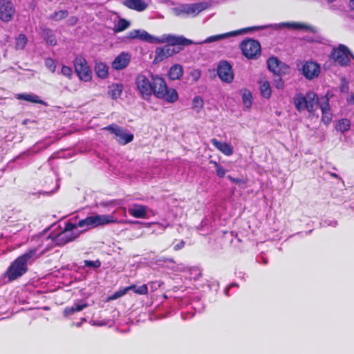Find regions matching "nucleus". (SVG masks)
I'll return each instance as SVG.
<instances>
[{
	"label": "nucleus",
	"instance_id": "obj_1",
	"mask_svg": "<svg viewBox=\"0 0 354 354\" xmlns=\"http://www.w3.org/2000/svg\"><path fill=\"white\" fill-rule=\"evenodd\" d=\"M136 87L143 99L149 98L153 94L157 98L168 103H174L178 99V94L174 88H168L165 80L159 76H152L151 81L142 74L136 78Z\"/></svg>",
	"mask_w": 354,
	"mask_h": 354
},
{
	"label": "nucleus",
	"instance_id": "obj_2",
	"mask_svg": "<svg viewBox=\"0 0 354 354\" xmlns=\"http://www.w3.org/2000/svg\"><path fill=\"white\" fill-rule=\"evenodd\" d=\"M126 37L130 39H138L141 41H146L149 42H153L154 40L153 37L149 34L147 31L137 29L129 32ZM155 40L156 42L159 44L167 43V46H171L172 47H175L176 46H187L192 44V41L188 39L170 35L167 36L164 35L161 38L155 39Z\"/></svg>",
	"mask_w": 354,
	"mask_h": 354
},
{
	"label": "nucleus",
	"instance_id": "obj_3",
	"mask_svg": "<svg viewBox=\"0 0 354 354\" xmlns=\"http://www.w3.org/2000/svg\"><path fill=\"white\" fill-rule=\"evenodd\" d=\"M37 253L36 248H30L15 259L8 266L3 277L12 282L21 277L28 271V261Z\"/></svg>",
	"mask_w": 354,
	"mask_h": 354
},
{
	"label": "nucleus",
	"instance_id": "obj_4",
	"mask_svg": "<svg viewBox=\"0 0 354 354\" xmlns=\"http://www.w3.org/2000/svg\"><path fill=\"white\" fill-rule=\"evenodd\" d=\"M293 102L298 111L307 110L310 113H313L318 104V96L313 91L307 92L305 95L299 93L295 95Z\"/></svg>",
	"mask_w": 354,
	"mask_h": 354
},
{
	"label": "nucleus",
	"instance_id": "obj_5",
	"mask_svg": "<svg viewBox=\"0 0 354 354\" xmlns=\"http://www.w3.org/2000/svg\"><path fill=\"white\" fill-rule=\"evenodd\" d=\"M351 57H353V55L348 48L344 44H339L337 47L333 48L330 55V59L342 67L350 65Z\"/></svg>",
	"mask_w": 354,
	"mask_h": 354
},
{
	"label": "nucleus",
	"instance_id": "obj_6",
	"mask_svg": "<svg viewBox=\"0 0 354 354\" xmlns=\"http://www.w3.org/2000/svg\"><path fill=\"white\" fill-rule=\"evenodd\" d=\"M111 216L109 215H93L87 216L77 222L79 227L84 228V231L92 229L100 225H104L111 223Z\"/></svg>",
	"mask_w": 354,
	"mask_h": 354
},
{
	"label": "nucleus",
	"instance_id": "obj_7",
	"mask_svg": "<svg viewBox=\"0 0 354 354\" xmlns=\"http://www.w3.org/2000/svg\"><path fill=\"white\" fill-rule=\"evenodd\" d=\"M75 71L78 77L84 82H89L92 79V72L87 61L82 55L75 57L73 61Z\"/></svg>",
	"mask_w": 354,
	"mask_h": 354
},
{
	"label": "nucleus",
	"instance_id": "obj_8",
	"mask_svg": "<svg viewBox=\"0 0 354 354\" xmlns=\"http://www.w3.org/2000/svg\"><path fill=\"white\" fill-rule=\"evenodd\" d=\"M240 48L243 55L248 59H254L261 55V45L257 40L245 39L241 43Z\"/></svg>",
	"mask_w": 354,
	"mask_h": 354
},
{
	"label": "nucleus",
	"instance_id": "obj_9",
	"mask_svg": "<svg viewBox=\"0 0 354 354\" xmlns=\"http://www.w3.org/2000/svg\"><path fill=\"white\" fill-rule=\"evenodd\" d=\"M102 129L107 130L110 133L114 134L115 139L122 145H125L131 142L134 138L133 133L128 132L127 130H124L115 124H109L104 127Z\"/></svg>",
	"mask_w": 354,
	"mask_h": 354
},
{
	"label": "nucleus",
	"instance_id": "obj_10",
	"mask_svg": "<svg viewBox=\"0 0 354 354\" xmlns=\"http://www.w3.org/2000/svg\"><path fill=\"white\" fill-rule=\"evenodd\" d=\"M180 50V48L179 47H172L167 45L157 47L154 52L153 62L155 64L160 63L164 59L177 54Z\"/></svg>",
	"mask_w": 354,
	"mask_h": 354
},
{
	"label": "nucleus",
	"instance_id": "obj_11",
	"mask_svg": "<svg viewBox=\"0 0 354 354\" xmlns=\"http://www.w3.org/2000/svg\"><path fill=\"white\" fill-rule=\"evenodd\" d=\"M217 75L222 82L227 84L233 81L234 76L232 66L225 60L221 61L218 64Z\"/></svg>",
	"mask_w": 354,
	"mask_h": 354
},
{
	"label": "nucleus",
	"instance_id": "obj_12",
	"mask_svg": "<svg viewBox=\"0 0 354 354\" xmlns=\"http://www.w3.org/2000/svg\"><path fill=\"white\" fill-rule=\"evenodd\" d=\"M268 69L277 76L288 74L290 68L283 62L279 61L276 57H271L267 60Z\"/></svg>",
	"mask_w": 354,
	"mask_h": 354
},
{
	"label": "nucleus",
	"instance_id": "obj_13",
	"mask_svg": "<svg viewBox=\"0 0 354 354\" xmlns=\"http://www.w3.org/2000/svg\"><path fill=\"white\" fill-rule=\"evenodd\" d=\"M15 14V8L9 0H0V19L4 22L10 21Z\"/></svg>",
	"mask_w": 354,
	"mask_h": 354
},
{
	"label": "nucleus",
	"instance_id": "obj_14",
	"mask_svg": "<svg viewBox=\"0 0 354 354\" xmlns=\"http://www.w3.org/2000/svg\"><path fill=\"white\" fill-rule=\"evenodd\" d=\"M80 235V233H75L74 232H65L62 231L55 235H50L53 241L57 246H63L70 242L75 241Z\"/></svg>",
	"mask_w": 354,
	"mask_h": 354
},
{
	"label": "nucleus",
	"instance_id": "obj_15",
	"mask_svg": "<svg viewBox=\"0 0 354 354\" xmlns=\"http://www.w3.org/2000/svg\"><path fill=\"white\" fill-rule=\"evenodd\" d=\"M207 8V3L204 2L185 4L182 6L179 12L196 17Z\"/></svg>",
	"mask_w": 354,
	"mask_h": 354
},
{
	"label": "nucleus",
	"instance_id": "obj_16",
	"mask_svg": "<svg viewBox=\"0 0 354 354\" xmlns=\"http://www.w3.org/2000/svg\"><path fill=\"white\" fill-rule=\"evenodd\" d=\"M303 75L308 80H313L319 76L320 66L315 62H306L302 67Z\"/></svg>",
	"mask_w": 354,
	"mask_h": 354
},
{
	"label": "nucleus",
	"instance_id": "obj_17",
	"mask_svg": "<svg viewBox=\"0 0 354 354\" xmlns=\"http://www.w3.org/2000/svg\"><path fill=\"white\" fill-rule=\"evenodd\" d=\"M131 56L129 53L122 52L118 55L112 62L111 66L113 69L120 71L125 68L129 64Z\"/></svg>",
	"mask_w": 354,
	"mask_h": 354
},
{
	"label": "nucleus",
	"instance_id": "obj_18",
	"mask_svg": "<svg viewBox=\"0 0 354 354\" xmlns=\"http://www.w3.org/2000/svg\"><path fill=\"white\" fill-rule=\"evenodd\" d=\"M148 207L144 205L135 203L128 209L129 214L136 218H146Z\"/></svg>",
	"mask_w": 354,
	"mask_h": 354
},
{
	"label": "nucleus",
	"instance_id": "obj_19",
	"mask_svg": "<svg viewBox=\"0 0 354 354\" xmlns=\"http://www.w3.org/2000/svg\"><path fill=\"white\" fill-rule=\"evenodd\" d=\"M211 143L213 146H214L218 150L222 152L224 155L230 156L233 154V148L232 147L227 143L218 141L216 138H212L210 140Z\"/></svg>",
	"mask_w": 354,
	"mask_h": 354
},
{
	"label": "nucleus",
	"instance_id": "obj_20",
	"mask_svg": "<svg viewBox=\"0 0 354 354\" xmlns=\"http://www.w3.org/2000/svg\"><path fill=\"white\" fill-rule=\"evenodd\" d=\"M123 4L129 9L138 12L145 10L148 6L143 0H124Z\"/></svg>",
	"mask_w": 354,
	"mask_h": 354
},
{
	"label": "nucleus",
	"instance_id": "obj_21",
	"mask_svg": "<svg viewBox=\"0 0 354 354\" xmlns=\"http://www.w3.org/2000/svg\"><path fill=\"white\" fill-rule=\"evenodd\" d=\"M259 85L261 96L270 99L272 95V89L269 82L266 79L260 80Z\"/></svg>",
	"mask_w": 354,
	"mask_h": 354
},
{
	"label": "nucleus",
	"instance_id": "obj_22",
	"mask_svg": "<svg viewBox=\"0 0 354 354\" xmlns=\"http://www.w3.org/2000/svg\"><path fill=\"white\" fill-rule=\"evenodd\" d=\"M183 75V68L180 64H176L171 66L168 75L171 80H179Z\"/></svg>",
	"mask_w": 354,
	"mask_h": 354
},
{
	"label": "nucleus",
	"instance_id": "obj_23",
	"mask_svg": "<svg viewBox=\"0 0 354 354\" xmlns=\"http://www.w3.org/2000/svg\"><path fill=\"white\" fill-rule=\"evenodd\" d=\"M42 37L48 44L53 46L57 44V39L51 29L48 28L42 29Z\"/></svg>",
	"mask_w": 354,
	"mask_h": 354
},
{
	"label": "nucleus",
	"instance_id": "obj_24",
	"mask_svg": "<svg viewBox=\"0 0 354 354\" xmlns=\"http://www.w3.org/2000/svg\"><path fill=\"white\" fill-rule=\"evenodd\" d=\"M94 70L97 77L102 79H104L108 77L109 68L106 64L103 62L96 63L95 65Z\"/></svg>",
	"mask_w": 354,
	"mask_h": 354
},
{
	"label": "nucleus",
	"instance_id": "obj_25",
	"mask_svg": "<svg viewBox=\"0 0 354 354\" xmlns=\"http://www.w3.org/2000/svg\"><path fill=\"white\" fill-rule=\"evenodd\" d=\"M285 26L288 28H292L294 29H304L308 31H310V32L315 33L317 31V28L315 26H312L310 25H307L305 24H301V23H286Z\"/></svg>",
	"mask_w": 354,
	"mask_h": 354
},
{
	"label": "nucleus",
	"instance_id": "obj_26",
	"mask_svg": "<svg viewBox=\"0 0 354 354\" xmlns=\"http://www.w3.org/2000/svg\"><path fill=\"white\" fill-rule=\"evenodd\" d=\"M238 33H239L238 31H232V32H227V33H223V34H220V35H216L210 36V37H207L205 40V43L214 42V41H218V40H221V39H225V38H227V37H231V36L237 35Z\"/></svg>",
	"mask_w": 354,
	"mask_h": 354
},
{
	"label": "nucleus",
	"instance_id": "obj_27",
	"mask_svg": "<svg viewBox=\"0 0 354 354\" xmlns=\"http://www.w3.org/2000/svg\"><path fill=\"white\" fill-rule=\"evenodd\" d=\"M123 86L121 84H113L109 91V95L113 100L118 99L122 94Z\"/></svg>",
	"mask_w": 354,
	"mask_h": 354
},
{
	"label": "nucleus",
	"instance_id": "obj_28",
	"mask_svg": "<svg viewBox=\"0 0 354 354\" xmlns=\"http://www.w3.org/2000/svg\"><path fill=\"white\" fill-rule=\"evenodd\" d=\"M17 99L38 104L43 103V101L39 100V97L34 94H19Z\"/></svg>",
	"mask_w": 354,
	"mask_h": 354
},
{
	"label": "nucleus",
	"instance_id": "obj_29",
	"mask_svg": "<svg viewBox=\"0 0 354 354\" xmlns=\"http://www.w3.org/2000/svg\"><path fill=\"white\" fill-rule=\"evenodd\" d=\"M351 127V122L348 119L344 118L341 119L338 121L337 125H336V129L338 131H340L342 133H344L345 131H347Z\"/></svg>",
	"mask_w": 354,
	"mask_h": 354
},
{
	"label": "nucleus",
	"instance_id": "obj_30",
	"mask_svg": "<svg viewBox=\"0 0 354 354\" xmlns=\"http://www.w3.org/2000/svg\"><path fill=\"white\" fill-rule=\"evenodd\" d=\"M28 39L24 34H20L15 41V48L17 50H23L26 47Z\"/></svg>",
	"mask_w": 354,
	"mask_h": 354
},
{
	"label": "nucleus",
	"instance_id": "obj_31",
	"mask_svg": "<svg viewBox=\"0 0 354 354\" xmlns=\"http://www.w3.org/2000/svg\"><path fill=\"white\" fill-rule=\"evenodd\" d=\"M68 15V12L66 10H62L53 12L50 18L54 21H59L66 18Z\"/></svg>",
	"mask_w": 354,
	"mask_h": 354
},
{
	"label": "nucleus",
	"instance_id": "obj_32",
	"mask_svg": "<svg viewBox=\"0 0 354 354\" xmlns=\"http://www.w3.org/2000/svg\"><path fill=\"white\" fill-rule=\"evenodd\" d=\"M130 26L129 21L125 19H121L115 26V32H120L126 30Z\"/></svg>",
	"mask_w": 354,
	"mask_h": 354
},
{
	"label": "nucleus",
	"instance_id": "obj_33",
	"mask_svg": "<svg viewBox=\"0 0 354 354\" xmlns=\"http://www.w3.org/2000/svg\"><path fill=\"white\" fill-rule=\"evenodd\" d=\"M204 106L203 100L200 96H195L192 100V109H196L198 113Z\"/></svg>",
	"mask_w": 354,
	"mask_h": 354
},
{
	"label": "nucleus",
	"instance_id": "obj_34",
	"mask_svg": "<svg viewBox=\"0 0 354 354\" xmlns=\"http://www.w3.org/2000/svg\"><path fill=\"white\" fill-rule=\"evenodd\" d=\"M242 100L243 104L247 108H250L252 105V94L250 91L245 90L242 94Z\"/></svg>",
	"mask_w": 354,
	"mask_h": 354
},
{
	"label": "nucleus",
	"instance_id": "obj_35",
	"mask_svg": "<svg viewBox=\"0 0 354 354\" xmlns=\"http://www.w3.org/2000/svg\"><path fill=\"white\" fill-rule=\"evenodd\" d=\"M209 163L214 166V167L216 168V175L219 178H223L225 176L226 174V170L223 169L216 161L210 160Z\"/></svg>",
	"mask_w": 354,
	"mask_h": 354
},
{
	"label": "nucleus",
	"instance_id": "obj_36",
	"mask_svg": "<svg viewBox=\"0 0 354 354\" xmlns=\"http://www.w3.org/2000/svg\"><path fill=\"white\" fill-rule=\"evenodd\" d=\"M127 293V290L124 288L115 291L113 294L109 297V300H115Z\"/></svg>",
	"mask_w": 354,
	"mask_h": 354
},
{
	"label": "nucleus",
	"instance_id": "obj_37",
	"mask_svg": "<svg viewBox=\"0 0 354 354\" xmlns=\"http://www.w3.org/2000/svg\"><path fill=\"white\" fill-rule=\"evenodd\" d=\"M84 266H86V267L97 268L101 266L102 263L99 259H97L95 261L85 260L84 261Z\"/></svg>",
	"mask_w": 354,
	"mask_h": 354
},
{
	"label": "nucleus",
	"instance_id": "obj_38",
	"mask_svg": "<svg viewBox=\"0 0 354 354\" xmlns=\"http://www.w3.org/2000/svg\"><path fill=\"white\" fill-rule=\"evenodd\" d=\"M61 73L67 78L71 79L73 75V71L71 67L63 65L61 68Z\"/></svg>",
	"mask_w": 354,
	"mask_h": 354
},
{
	"label": "nucleus",
	"instance_id": "obj_39",
	"mask_svg": "<svg viewBox=\"0 0 354 354\" xmlns=\"http://www.w3.org/2000/svg\"><path fill=\"white\" fill-rule=\"evenodd\" d=\"M273 84L275 88L277 89L282 90L284 88V82L281 79V76H277L276 78H274Z\"/></svg>",
	"mask_w": 354,
	"mask_h": 354
},
{
	"label": "nucleus",
	"instance_id": "obj_40",
	"mask_svg": "<svg viewBox=\"0 0 354 354\" xmlns=\"http://www.w3.org/2000/svg\"><path fill=\"white\" fill-rule=\"evenodd\" d=\"M149 292L148 286L147 284H142L140 286H138L136 288V294L140 295H146Z\"/></svg>",
	"mask_w": 354,
	"mask_h": 354
},
{
	"label": "nucleus",
	"instance_id": "obj_41",
	"mask_svg": "<svg viewBox=\"0 0 354 354\" xmlns=\"http://www.w3.org/2000/svg\"><path fill=\"white\" fill-rule=\"evenodd\" d=\"M46 66L52 72L54 73L56 69V64L55 61L52 58H48L46 59Z\"/></svg>",
	"mask_w": 354,
	"mask_h": 354
},
{
	"label": "nucleus",
	"instance_id": "obj_42",
	"mask_svg": "<svg viewBox=\"0 0 354 354\" xmlns=\"http://www.w3.org/2000/svg\"><path fill=\"white\" fill-rule=\"evenodd\" d=\"M320 109L324 114H326V111H330V105L328 98H325L324 101L320 104Z\"/></svg>",
	"mask_w": 354,
	"mask_h": 354
},
{
	"label": "nucleus",
	"instance_id": "obj_43",
	"mask_svg": "<svg viewBox=\"0 0 354 354\" xmlns=\"http://www.w3.org/2000/svg\"><path fill=\"white\" fill-rule=\"evenodd\" d=\"M75 313H76V310L75 309L74 306H68V307L65 308L64 310V312H63L64 315L65 317L71 316L73 314H74Z\"/></svg>",
	"mask_w": 354,
	"mask_h": 354
},
{
	"label": "nucleus",
	"instance_id": "obj_44",
	"mask_svg": "<svg viewBox=\"0 0 354 354\" xmlns=\"http://www.w3.org/2000/svg\"><path fill=\"white\" fill-rule=\"evenodd\" d=\"M77 227H79V225H77V223H72L68 222L65 225L64 231L67 232H73V230L75 229Z\"/></svg>",
	"mask_w": 354,
	"mask_h": 354
},
{
	"label": "nucleus",
	"instance_id": "obj_45",
	"mask_svg": "<svg viewBox=\"0 0 354 354\" xmlns=\"http://www.w3.org/2000/svg\"><path fill=\"white\" fill-rule=\"evenodd\" d=\"M227 178L232 181V183H234L237 185H244L245 184V180H244L242 178H234L230 175L227 176Z\"/></svg>",
	"mask_w": 354,
	"mask_h": 354
},
{
	"label": "nucleus",
	"instance_id": "obj_46",
	"mask_svg": "<svg viewBox=\"0 0 354 354\" xmlns=\"http://www.w3.org/2000/svg\"><path fill=\"white\" fill-rule=\"evenodd\" d=\"M331 113L330 111H326V114L322 113V120L325 124H328L331 121Z\"/></svg>",
	"mask_w": 354,
	"mask_h": 354
},
{
	"label": "nucleus",
	"instance_id": "obj_47",
	"mask_svg": "<svg viewBox=\"0 0 354 354\" xmlns=\"http://www.w3.org/2000/svg\"><path fill=\"white\" fill-rule=\"evenodd\" d=\"M88 304L87 303H84V304H75L74 305V307H75V309L76 310V312H80L81 310H82L83 309L86 308V307H88Z\"/></svg>",
	"mask_w": 354,
	"mask_h": 354
},
{
	"label": "nucleus",
	"instance_id": "obj_48",
	"mask_svg": "<svg viewBox=\"0 0 354 354\" xmlns=\"http://www.w3.org/2000/svg\"><path fill=\"white\" fill-rule=\"evenodd\" d=\"M184 246H185V241H180L178 243H177L176 245H174V250L176 251L179 250L183 248Z\"/></svg>",
	"mask_w": 354,
	"mask_h": 354
},
{
	"label": "nucleus",
	"instance_id": "obj_49",
	"mask_svg": "<svg viewBox=\"0 0 354 354\" xmlns=\"http://www.w3.org/2000/svg\"><path fill=\"white\" fill-rule=\"evenodd\" d=\"M137 287H138L137 286H136L134 284H132V285H131L129 286L125 287V288L127 290V292H128L129 290H132L134 293H136Z\"/></svg>",
	"mask_w": 354,
	"mask_h": 354
},
{
	"label": "nucleus",
	"instance_id": "obj_50",
	"mask_svg": "<svg viewBox=\"0 0 354 354\" xmlns=\"http://www.w3.org/2000/svg\"><path fill=\"white\" fill-rule=\"evenodd\" d=\"M347 102L348 104H354V93H353L349 98L347 99Z\"/></svg>",
	"mask_w": 354,
	"mask_h": 354
},
{
	"label": "nucleus",
	"instance_id": "obj_51",
	"mask_svg": "<svg viewBox=\"0 0 354 354\" xmlns=\"http://www.w3.org/2000/svg\"><path fill=\"white\" fill-rule=\"evenodd\" d=\"M258 29H259V27L253 26V27L246 28L245 29L241 30V31H242V32H247L248 30H258Z\"/></svg>",
	"mask_w": 354,
	"mask_h": 354
},
{
	"label": "nucleus",
	"instance_id": "obj_52",
	"mask_svg": "<svg viewBox=\"0 0 354 354\" xmlns=\"http://www.w3.org/2000/svg\"><path fill=\"white\" fill-rule=\"evenodd\" d=\"M348 6L351 10L354 11V0H349Z\"/></svg>",
	"mask_w": 354,
	"mask_h": 354
},
{
	"label": "nucleus",
	"instance_id": "obj_53",
	"mask_svg": "<svg viewBox=\"0 0 354 354\" xmlns=\"http://www.w3.org/2000/svg\"><path fill=\"white\" fill-rule=\"evenodd\" d=\"M194 73L196 74L195 80H197L201 76V72L199 71H196Z\"/></svg>",
	"mask_w": 354,
	"mask_h": 354
},
{
	"label": "nucleus",
	"instance_id": "obj_54",
	"mask_svg": "<svg viewBox=\"0 0 354 354\" xmlns=\"http://www.w3.org/2000/svg\"><path fill=\"white\" fill-rule=\"evenodd\" d=\"M157 223H143V225L145 227H150L152 224H156Z\"/></svg>",
	"mask_w": 354,
	"mask_h": 354
},
{
	"label": "nucleus",
	"instance_id": "obj_55",
	"mask_svg": "<svg viewBox=\"0 0 354 354\" xmlns=\"http://www.w3.org/2000/svg\"><path fill=\"white\" fill-rule=\"evenodd\" d=\"M331 176L333 177H337V174H336L335 173H331Z\"/></svg>",
	"mask_w": 354,
	"mask_h": 354
},
{
	"label": "nucleus",
	"instance_id": "obj_56",
	"mask_svg": "<svg viewBox=\"0 0 354 354\" xmlns=\"http://www.w3.org/2000/svg\"><path fill=\"white\" fill-rule=\"evenodd\" d=\"M335 1H336V0H327V1H328V3H333V2Z\"/></svg>",
	"mask_w": 354,
	"mask_h": 354
},
{
	"label": "nucleus",
	"instance_id": "obj_57",
	"mask_svg": "<svg viewBox=\"0 0 354 354\" xmlns=\"http://www.w3.org/2000/svg\"><path fill=\"white\" fill-rule=\"evenodd\" d=\"M139 223V221H136L133 222V223Z\"/></svg>",
	"mask_w": 354,
	"mask_h": 354
}]
</instances>
